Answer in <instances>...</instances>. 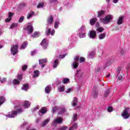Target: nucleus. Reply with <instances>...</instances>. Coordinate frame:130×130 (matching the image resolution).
<instances>
[{"label": "nucleus", "mask_w": 130, "mask_h": 130, "mask_svg": "<svg viewBox=\"0 0 130 130\" xmlns=\"http://www.w3.org/2000/svg\"><path fill=\"white\" fill-rule=\"evenodd\" d=\"M20 81L18 79H14L13 81V85H20Z\"/></svg>", "instance_id": "473e14b6"}, {"label": "nucleus", "mask_w": 130, "mask_h": 130, "mask_svg": "<svg viewBox=\"0 0 130 130\" xmlns=\"http://www.w3.org/2000/svg\"><path fill=\"white\" fill-rule=\"evenodd\" d=\"M104 69H106L107 68V63H106L103 66Z\"/></svg>", "instance_id": "69168bd1"}, {"label": "nucleus", "mask_w": 130, "mask_h": 130, "mask_svg": "<svg viewBox=\"0 0 130 130\" xmlns=\"http://www.w3.org/2000/svg\"><path fill=\"white\" fill-rule=\"evenodd\" d=\"M50 91H51V86H47L45 88V92L46 94H49V93H50Z\"/></svg>", "instance_id": "412c9836"}, {"label": "nucleus", "mask_w": 130, "mask_h": 130, "mask_svg": "<svg viewBox=\"0 0 130 130\" xmlns=\"http://www.w3.org/2000/svg\"><path fill=\"white\" fill-rule=\"evenodd\" d=\"M13 104H14V108L15 110L12 111L8 113V114L6 115L7 117H9V118H14V117H16L19 113H21L23 112V110L21 108H19L20 106H23L24 108H29L30 107V105L31 103L28 101H25L22 103V102L18 101H14L13 102Z\"/></svg>", "instance_id": "f257e3e1"}, {"label": "nucleus", "mask_w": 130, "mask_h": 130, "mask_svg": "<svg viewBox=\"0 0 130 130\" xmlns=\"http://www.w3.org/2000/svg\"><path fill=\"white\" fill-rule=\"evenodd\" d=\"M97 18L96 17H94L93 18H91L90 19V24L91 26H94V25H95V23H96V22H97Z\"/></svg>", "instance_id": "6ab92c4d"}, {"label": "nucleus", "mask_w": 130, "mask_h": 130, "mask_svg": "<svg viewBox=\"0 0 130 130\" xmlns=\"http://www.w3.org/2000/svg\"><path fill=\"white\" fill-rule=\"evenodd\" d=\"M35 12L34 11H30L28 12L26 15V18L27 20H29L31 18L34 17Z\"/></svg>", "instance_id": "dca6fc26"}, {"label": "nucleus", "mask_w": 130, "mask_h": 130, "mask_svg": "<svg viewBox=\"0 0 130 130\" xmlns=\"http://www.w3.org/2000/svg\"><path fill=\"white\" fill-rule=\"evenodd\" d=\"M82 77H83V72H82V70H77L75 74V79H80Z\"/></svg>", "instance_id": "9b49d317"}, {"label": "nucleus", "mask_w": 130, "mask_h": 130, "mask_svg": "<svg viewBox=\"0 0 130 130\" xmlns=\"http://www.w3.org/2000/svg\"><path fill=\"white\" fill-rule=\"evenodd\" d=\"M121 115L124 119H127V118H128V117L130 116V113L129 112H128V109H126L124 111H123Z\"/></svg>", "instance_id": "0eeeda50"}, {"label": "nucleus", "mask_w": 130, "mask_h": 130, "mask_svg": "<svg viewBox=\"0 0 130 130\" xmlns=\"http://www.w3.org/2000/svg\"><path fill=\"white\" fill-rule=\"evenodd\" d=\"M39 121H40V119H39V118H37V119H36V123H38V122H39Z\"/></svg>", "instance_id": "0e129e2a"}, {"label": "nucleus", "mask_w": 130, "mask_h": 130, "mask_svg": "<svg viewBox=\"0 0 130 130\" xmlns=\"http://www.w3.org/2000/svg\"><path fill=\"white\" fill-rule=\"evenodd\" d=\"M78 118V114H73V120L74 122L76 121L77 119Z\"/></svg>", "instance_id": "ea45409f"}, {"label": "nucleus", "mask_w": 130, "mask_h": 130, "mask_svg": "<svg viewBox=\"0 0 130 130\" xmlns=\"http://www.w3.org/2000/svg\"><path fill=\"white\" fill-rule=\"evenodd\" d=\"M105 37H106V33H102L99 36V39L102 40V39H104Z\"/></svg>", "instance_id": "cd10ccee"}, {"label": "nucleus", "mask_w": 130, "mask_h": 130, "mask_svg": "<svg viewBox=\"0 0 130 130\" xmlns=\"http://www.w3.org/2000/svg\"><path fill=\"white\" fill-rule=\"evenodd\" d=\"M58 90L59 91V92H63V91H64V86H60L58 88Z\"/></svg>", "instance_id": "4c0bfd02"}, {"label": "nucleus", "mask_w": 130, "mask_h": 130, "mask_svg": "<svg viewBox=\"0 0 130 130\" xmlns=\"http://www.w3.org/2000/svg\"><path fill=\"white\" fill-rule=\"evenodd\" d=\"M72 91V89L69 88L66 91V93H70Z\"/></svg>", "instance_id": "680f3d73"}, {"label": "nucleus", "mask_w": 130, "mask_h": 130, "mask_svg": "<svg viewBox=\"0 0 130 130\" xmlns=\"http://www.w3.org/2000/svg\"><path fill=\"white\" fill-rule=\"evenodd\" d=\"M121 71V68H118L117 69V75H119V74H120V72Z\"/></svg>", "instance_id": "864d4df0"}, {"label": "nucleus", "mask_w": 130, "mask_h": 130, "mask_svg": "<svg viewBox=\"0 0 130 130\" xmlns=\"http://www.w3.org/2000/svg\"><path fill=\"white\" fill-rule=\"evenodd\" d=\"M28 68V66L26 64H24L22 66V71L23 72H25L26 70H27V68Z\"/></svg>", "instance_id": "37998d69"}, {"label": "nucleus", "mask_w": 130, "mask_h": 130, "mask_svg": "<svg viewBox=\"0 0 130 130\" xmlns=\"http://www.w3.org/2000/svg\"><path fill=\"white\" fill-rule=\"evenodd\" d=\"M119 0H113V4H117Z\"/></svg>", "instance_id": "e2e57ef3"}, {"label": "nucleus", "mask_w": 130, "mask_h": 130, "mask_svg": "<svg viewBox=\"0 0 130 130\" xmlns=\"http://www.w3.org/2000/svg\"><path fill=\"white\" fill-rule=\"evenodd\" d=\"M66 112V109L63 108H59V112L58 114H63Z\"/></svg>", "instance_id": "393cba45"}, {"label": "nucleus", "mask_w": 130, "mask_h": 130, "mask_svg": "<svg viewBox=\"0 0 130 130\" xmlns=\"http://www.w3.org/2000/svg\"><path fill=\"white\" fill-rule=\"evenodd\" d=\"M64 5H65V6H69V2L66 1L64 2Z\"/></svg>", "instance_id": "338daca9"}, {"label": "nucleus", "mask_w": 130, "mask_h": 130, "mask_svg": "<svg viewBox=\"0 0 130 130\" xmlns=\"http://www.w3.org/2000/svg\"><path fill=\"white\" fill-rule=\"evenodd\" d=\"M5 101L6 99L4 96H0V106L3 104V103H4V102H5Z\"/></svg>", "instance_id": "e433bc0d"}, {"label": "nucleus", "mask_w": 130, "mask_h": 130, "mask_svg": "<svg viewBox=\"0 0 130 130\" xmlns=\"http://www.w3.org/2000/svg\"><path fill=\"white\" fill-rule=\"evenodd\" d=\"M63 84H69L70 83V79L69 78H64L62 81Z\"/></svg>", "instance_id": "c9c22d12"}, {"label": "nucleus", "mask_w": 130, "mask_h": 130, "mask_svg": "<svg viewBox=\"0 0 130 130\" xmlns=\"http://www.w3.org/2000/svg\"><path fill=\"white\" fill-rule=\"evenodd\" d=\"M40 75V72L38 70H36L34 72L33 78H38Z\"/></svg>", "instance_id": "4be33fe9"}, {"label": "nucleus", "mask_w": 130, "mask_h": 130, "mask_svg": "<svg viewBox=\"0 0 130 130\" xmlns=\"http://www.w3.org/2000/svg\"><path fill=\"white\" fill-rule=\"evenodd\" d=\"M77 37L75 35H73L70 38H69V41H74L76 40Z\"/></svg>", "instance_id": "72a5a7b5"}, {"label": "nucleus", "mask_w": 130, "mask_h": 130, "mask_svg": "<svg viewBox=\"0 0 130 130\" xmlns=\"http://www.w3.org/2000/svg\"><path fill=\"white\" fill-rule=\"evenodd\" d=\"M18 26V23H12L10 26V29H13V28H16Z\"/></svg>", "instance_id": "79ce46f5"}, {"label": "nucleus", "mask_w": 130, "mask_h": 130, "mask_svg": "<svg viewBox=\"0 0 130 130\" xmlns=\"http://www.w3.org/2000/svg\"><path fill=\"white\" fill-rule=\"evenodd\" d=\"M85 60H86V59L85 58H84L83 57H81L79 59V62H84V61H85Z\"/></svg>", "instance_id": "603ef678"}, {"label": "nucleus", "mask_w": 130, "mask_h": 130, "mask_svg": "<svg viewBox=\"0 0 130 130\" xmlns=\"http://www.w3.org/2000/svg\"><path fill=\"white\" fill-rule=\"evenodd\" d=\"M26 30L27 31V33H28V34H31V33L33 32V26H32V24H29L27 26Z\"/></svg>", "instance_id": "2eb2a0df"}, {"label": "nucleus", "mask_w": 130, "mask_h": 130, "mask_svg": "<svg viewBox=\"0 0 130 130\" xmlns=\"http://www.w3.org/2000/svg\"><path fill=\"white\" fill-rule=\"evenodd\" d=\"M109 94V90H108V89L106 90V91L105 92L104 96L107 97V96H108Z\"/></svg>", "instance_id": "8fccbe9b"}, {"label": "nucleus", "mask_w": 130, "mask_h": 130, "mask_svg": "<svg viewBox=\"0 0 130 130\" xmlns=\"http://www.w3.org/2000/svg\"><path fill=\"white\" fill-rule=\"evenodd\" d=\"M77 103H78V99L77 98H74L72 103V106H76Z\"/></svg>", "instance_id": "c756f323"}, {"label": "nucleus", "mask_w": 130, "mask_h": 130, "mask_svg": "<svg viewBox=\"0 0 130 130\" xmlns=\"http://www.w3.org/2000/svg\"><path fill=\"white\" fill-rule=\"evenodd\" d=\"M62 122V119L60 117H57L54 119L53 121V124H57V123L60 124Z\"/></svg>", "instance_id": "f8f14e48"}, {"label": "nucleus", "mask_w": 130, "mask_h": 130, "mask_svg": "<svg viewBox=\"0 0 130 130\" xmlns=\"http://www.w3.org/2000/svg\"><path fill=\"white\" fill-rule=\"evenodd\" d=\"M46 108L43 107L39 111V114L40 116H42V115H43L46 113Z\"/></svg>", "instance_id": "f3484780"}, {"label": "nucleus", "mask_w": 130, "mask_h": 130, "mask_svg": "<svg viewBox=\"0 0 130 130\" xmlns=\"http://www.w3.org/2000/svg\"><path fill=\"white\" fill-rule=\"evenodd\" d=\"M44 6V3H39L37 6L38 9H41V8H43Z\"/></svg>", "instance_id": "a19ab883"}, {"label": "nucleus", "mask_w": 130, "mask_h": 130, "mask_svg": "<svg viewBox=\"0 0 130 130\" xmlns=\"http://www.w3.org/2000/svg\"><path fill=\"white\" fill-rule=\"evenodd\" d=\"M96 31H98V32H100V33H102V31H104V28L103 27H99L97 28Z\"/></svg>", "instance_id": "58836bf2"}, {"label": "nucleus", "mask_w": 130, "mask_h": 130, "mask_svg": "<svg viewBox=\"0 0 130 130\" xmlns=\"http://www.w3.org/2000/svg\"><path fill=\"white\" fill-rule=\"evenodd\" d=\"M41 45H42L43 49H46L47 46H48V40L46 39H44L41 43Z\"/></svg>", "instance_id": "6e6552de"}, {"label": "nucleus", "mask_w": 130, "mask_h": 130, "mask_svg": "<svg viewBox=\"0 0 130 130\" xmlns=\"http://www.w3.org/2000/svg\"><path fill=\"white\" fill-rule=\"evenodd\" d=\"M113 19V16L111 15H107L105 17V18H101L100 19V22L101 23H103V24H104L105 25H107V24H109L110 22H111L112 21V19Z\"/></svg>", "instance_id": "f03ea898"}, {"label": "nucleus", "mask_w": 130, "mask_h": 130, "mask_svg": "<svg viewBox=\"0 0 130 130\" xmlns=\"http://www.w3.org/2000/svg\"><path fill=\"white\" fill-rule=\"evenodd\" d=\"M18 45H13L11 47V53L13 55H16L18 53Z\"/></svg>", "instance_id": "39448f33"}, {"label": "nucleus", "mask_w": 130, "mask_h": 130, "mask_svg": "<svg viewBox=\"0 0 130 130\" xmlns=\"http://www.w3.org/2000/svg\"><path fill=\"white\" fill-rule=\"evenodd\" d=\"M39 64L41 67V69H43L45 67L46 62H47V58L42 59L39 60Z\"/></svg>", "instance_id": "1a4fd4ad"}, {"label": "nucleus", "mask_w": 130, "mask_h": 130, "mask_svg": "<svg viewBox=\"0 0 130 130\" xmlns=\"http://www.w3.org/2000/svg\"><path fill=\"white\" fill-rule=\"evenodd\" d=\"M86 30L87 28L85 25H82L78 29V35L80 38H85L86 37Z\"/></svg>", "instance_id": "7ed1b4c3"}, {"label": "nucleus", "mask_w": 130, "mask_h": 130, "mask_svg": "<svg viewBox=\"0 0 130 130\" xmlns=\"http://www.w3.org/2000/svg\"><path fill=\"white\" fill-rule=\"evenodd\" d=\"M105 12L104 10H101L100 11L98 12V17L99 18H100V17H102V16H103L104 15Z\"/></svg>", "instance_id": "7c9ffc66"}, {"label": "nucleus", "mask_w": 130, "mask_h": 130, "mask_svg": "<svg viewBox=\"0 0 130 130\" xmlns=\"http://www.w3.org/2000/svg\"><path fill=\"white\" fill-rule=\"evenodd\" d=\"M96 31L91 30L89 32L88 37L91 39H95L96 36Z\"/></svg>", "instance_id": "9d476101"}, {"label": "nucleus", "mask_w": 130, "mask_h": 130, "mask_svg": "<svg viewBox=\"0 0 130 130\" xmlns=\"http://www.w3.org/2000/svg\"><path fill=\"white\" fill-rule=\"evenodd\" d=\"M79 59L80 58L78 56L75 57L74 58V61L73 62L72 66L73 67V69H77L79 67Z\"/></svg>", "instance_id": "423d86ee"}, {"label": "nucleus", "mask_w": 130, "mask_h": 130, "mask_svg": "<svg viewBox=\"0 0 130 130\" xmlns=\"http://www.w3.org/2000/svg\"><path fill=\"white\" fill-rule=\"evenodd\" d=\"M58 110H59V107H57V106L53 107L52 108V113L53 114H54Z\"/></svg>", "instance_id": "bb28decb"}, {"label": "nucleus", "mask_w": 130, "mask_h": 130, "mask_svg": "<svg viewBox=\"0 0 130 130\" xmlns=\"http://www.w3.org/2000/svg\"><path fill=\"white\" fill-rule=\"evenodd\" d=\"M123 16L120 17L118 19L117 24H118V25H121V24L123 23Z\"/></svg>", "instance_id": "5701e85b"}, {"label": "nucleus", "mask_w": 130, "mask_h": 130, "mask_svg": "<svg viewBox=\"0 0 130 130\" xmlns=\"http://www.w3.org/2000/svg\"><path fill=\"white\" fill-rule=\"evenodd\" d=\"M26 125H28V123L24 122V123H23V124L21 126V127H25L26 126Z\"/></svg>", "instance_id": "6e6d98bb"}, {"label": "nucleus", "mask_w": 130, "mask_h": 130, "mask_svg": "<svg viewBox=\"0 0 130 130\" xmlns=\"http://www.w3.org/2000/svg\"><path fill=\"white\" fill-rule=\"evenodd\" d=\"M95 55H96L95 51H92L89 53V58H93Z\"/></svg>", "instance_id": "c85d7f7f"}, {"label": "nucleus", "mask_w": 130, "mask_h": 130, "mask_svg": "<svg viewBox=\"0 0 130 130\" xmlns=\"http://www.w3.org/2000/svg\"><path fill=\"white\" fill-rule=\"evenodd\" d=\"M26 130H36V129H35V128H31V127H30V126H28L26 128Z\"/></svg>", "instance_id": "bf43d9fd"}, {"label": "nucleus", "mask_w": 130, "mask_h": 130, "mask_svg": "<svg viewBox=\"0 0 130 130\" xmlns=\"http://www.w3.org/2000/svg\"><path fill=\"white\" fill-rule=\"evenodd\" d=\"M35 54H36V50H34L31 52V55L33 56L35 55Z\"/></svg>", "instance_id": "13d9d810"}, {"label": "nucleus", "mask_w": 130, "mask_h": 130, "mask_svg": "<svg viewBox=\"0 0 130 130\" xmlns=\"http://www.w3.org/2000/svg\"><path fill=\"white\" fill-rule=\"evenodd\" d=\"M26 3H21L20 4V7H26Z\"/></svg>", "instance_id": "052dcab7"}, {"label": "nucleus", "mask_w": 130, "mask_h": 130, "mask_svg": "<svg viewBox=\"0 0 130 130\" xmlns=\"http://www.w3.org/2000/svg\"><path fill=\"white\" fill-rule=\"evenodd\" d=\"M25 19V17L24 16H21L18 20L19 23H22L23 21H24V19Z\"/></svg>", "instance_id": "09e8293b"}, {"label": "nucleus", "mask_w": 130, "mask_h": 130, "mask_svg": "<svg viewBox=\"0 0 130 130\" xmlns=\"http://www.w3.org/2000/svg\"><path fill=\"white\" fill-rule=\"evenodd\" d=\"M17 79L19 80V81H22L23 79V76L22 74H18L17 76Z\"/></svg>", "instance_id": "c03bdc74"}, {"label": "nucleus", "mask_w": 130, "mask_h": 130, "mask_svg": "<svg viewBox=\"0 0 130 130\" xmlns=\"http://www.w3.org/2000/svg\"><path fill=\"white\" fill-rule=\"evenodd\" d=\"M66 57V55H56L55 57H54V60L53 62V68L54 69H56L57 67H58V64L59 63H58V59L57 58L59 57L60 58H64Z\"/></svg>", "instance_id": "20e7f679"}, {"label": "nucleus", "mask_w": 130, "mask_h": 130, "mask_svg": "<svg viewBox=\"0 0 130 130\" xmlns=\"http://www.w3.org/2000/svg\"><path fill=\"white\" fill-rule=\"evenodd\" d=\"M50 4H54V5H56L58 2H57V0H50Z\"/></svg>", "instance_id": "de8ad7c7"}, {"label": "nucleus", "mask_w": 130, "mask_h": 130, "mask_svg": "<svg viewBox=\"0 0 130 130\" xmlns=\"http://www.w3.org/2000/svg\"><path fill=\"white\" fill-rule=\"evenodd\" d=\"M53 22V18L52 17V15H50L49 18H48L47 20V23L49 25L52 24V22Z\"/></svg>", "instance_id": "a878e982"}, {"label": "nucleus", "mask_w": 130, "mask_h": 130, "mask_svg": "<svg viewBox=\"0 0 130 130\" xmlns=\"http://www.w3.org/2000/svg\"><path fill=\"white\" fill-rule=\"evenodd\" d=\"M27 45H28L27 42L23 43L20 47V49H25L27 47Z\"/></svg>", "instance_id": "f704fd0d"}, {"label": "nucleus", "mask_w": 130, "mask_h": 130, "mask_svg": "<svg viewBox=\"0 0 130 130\" xmlns=\"http://www.w3.org/2000/svg\"><path fill=\"white\" fill-rule=\"evenodd\" d=\"M60 25V20L59 19H57L55 21L54 27L55 29H58V26Z\"/></svg>", "instance_id": "aec40b11"}, {"label": "nucleus", "mask_w": 130, "mask_h": 130, "mask_svg": "<svg viewBox=\"0 0 130 130\" xmlns=\"http://www.w3.org/2000/svg\"><path fill=\"white\" fill-rule=\"evenodd\" d=\"M49 121H50V117H48L44 120V121L41 124V126H42V127H44V126L48 124Z\"/></svg>", "instance_id": "4468645a"}, {"label": "nucleus", "mask_w": 130, "mask_h": 130, "mask_svg": "<svg viewBox=\"0 0 130 130\" xmlns=\"http://www.w3.org/2000/svg\"><path fill=\"white\" fill-rule=\"evenodd\" d=\"M29 89V85L27 84H24L22 87V90L23 91H27Z\"/></svg>", "instance_id": "2f4dec72"}, {"label": "nucleus", "mask_w": 130, "mask_h": 130, "mask_svg": "<svg viewBox=\"0 0 130 130\" xmlns=\"http://www.w3.org/2000/svg\"><path fill=\"white\" fill-rule=\"evenodd\" d=\"M68 126H63L60 128V130H67Z\"/></svg>", "instance_id": "5fc2aeb1"}, {"label": "nucleus", "mask_w": 130, "mask_h": 130, "mask_svg": "<svg viewBox=\"0 0 130 130\" xmlns=\"http://www.w3.org/2000/svg\"><path fill=\"white\" fill-rule=\"evenodd\" d=\"M47 30L46 31V33L47 36H48L49 34H51L52 36H53L54 35V33H55V30L54 29H53L51 31V28H48V27H46Z\"/></svg>", "instance_id": "ddd939ff"}, {"label": "nucleus", "mask_w": 130, "mask_h": 130, "mask_svg": "<svg viewBox=\"0 0 130 130\" xmlns=\"http://www.w3.org/2000/svg\"><path fill=\"white\" fill-rule=\"evenodd\" d=\"M122 79H123V77L122 75H120L118 78V82H119V83H120V82L122 81Z\"/></svg>", "instance_id": "49530a36"}, {"label": "nucleus", "mask_w": 130, "mask_h": 130, "mask_svg": "<svg viewBox=\"0 0 130 130\" xmlns=\"http://www.w3.org/2000/svg\"><path fill=\"white\" fill-rule=\"evenodd\" d=\"M39 34H40V32L36 31L34 33L33 35L31 36V38H38V37H39Z\"/></svg>", "instance_id": "b1692460"}, {"label": "nucleus", "mask_w": 130, "mask_h": 130, "mask_svg": "<svg viewBox=\"0 0 130 130\" xmlns=\"http://www.w3.org/2000/svg\"><path fill=\"white\" fill-rule=\"evenodd\" d=\"M14 16V13L12 12H9V15H8V18H7L5 20V22H10L11 20H12V17Z\"/></svg>", "instance_id": "a211bd4d"}, {"label": "nucleus", "mask_w": 130, "mask_h": 130, "mask_svg": "<svg viewBox=\"0 0 130 130\" xmlns=\"http://www.w3.org/2000/svg\"><path fill=\"white\" fill-rule=\"evenodd\" d=\"M129 67H130V63L127 64V67L126 68V69L128 70V69L129 68Z\"/></svg>", "instance_id": "774afa93"}, {"label": "nucleus", "mask_w": 130, "mask_h": 130, "mask_svg": "<svg viewBox=\"0 0 130 130\" xmlns=\"http://www.w3.org/2000/svg\"><path fill=\"white\" fill-rule=\"evenodd\" d=\"M92 95H93V98H97V96H98V92L97 91H94L92 93Z\"/></svg>", "instance_id": "3c124183"}, {"label": "nucleus", "mask_w": 130, "mask_h": 130, "mask_svg": "<svg viewBox=\"0 0 130 130\" xmlns=\"http://www.w3.org/2000/svg\"><path fill=\"white\" fill-rule=\"evenodd\" d=\"M7 81V79L5 78H4L2 80H1V83H6Z\"/></svg>", "instance_id": "4d7b16f0"}, {"label": "nucleus", "mask_w": 130, "mask_h": 130, "mask_svg": "<svg viewBox=\"0 0 130 130\" xmlns=\"http://www.w3.org/2000/svg\"><path fill=\"white\" fill-rule=\"evenodd\" d=\"M107 111L108 112H112L113 111V108H112V107H108Z\"/></svg>", "instance_id": "a18cd8bd"}]
</instances>
